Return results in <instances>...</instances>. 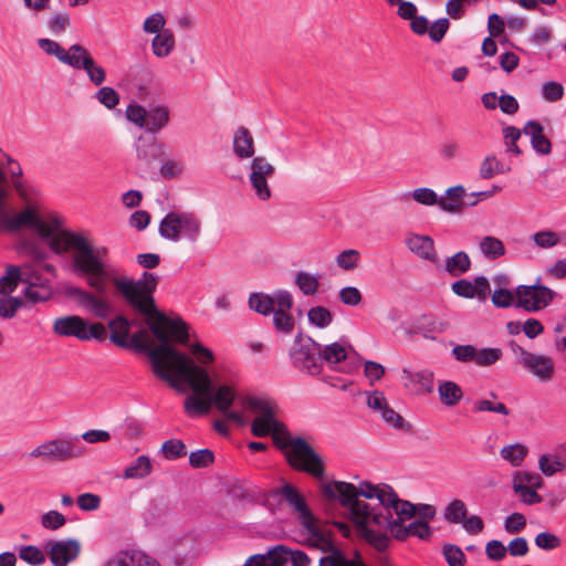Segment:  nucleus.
I'll return each instance as SVG.
<instances>
[{
  "instance_id": "41",
  "label": "nucleus",
  "mask_w": 566,
  "mask_h": 566,
  "mask_svg": "<svg viewBox=\"0 0 566 566\" xmlns=\"http://www.w3.org/2000/svg\"><path fill=\"white\" fill-rule=\"evenodd\" d=\"M541 472L546 476H552L566 469V460L563 461L556 454H543L538 460Z\"/></svg>"
},
{
  "instance_id": "63",
  "label": "nucleus",
  "mask_w": 566,
  "mask_h": 566,
  "mask_svg": "<svg viewBox=\"0 0 566 566\" xmlns=\"http://www.w3.org/2000/svg\"><path fill=\"white\" fill-rule=\"evenodd\" d=\"M147 112L148 109L138 104H130L126 108V117L136 126L145 128V124L147 122Z\"/></svg>"
},
{
  "instance_id": "27",
  "label": "nucleus",
  "mask_w": 566,
  "mask_h": 566,
  "mask_svg": "<svg viewBox=\"0 0 566 566\" xmlns=\"http://www.w3.org/2000/svg\"><path fill=\"white\" fill-rule=\"evenodd\" d=\"M406 245L408 249L423 260L434 262L437 260V253L434 249V242L431 237L424 234H410L406 239Z\"/></svg>"
},
{
  "instance_id": "30",
  "label": "nucleus",
  "mask_w": 566,
  "mask_h": 566,
  "mask_svg": "<svg viewBox=\"0 0 566 566\" xmlns=\"http://www.w3.org/2000/svg\"><path fill=\"white\" fill-rule=\"evenodd\" d=\"M169 119L170 112L167 106H153L147 112V122L145 124V130L149 134L156 135L168 125Z\"/></svg>"
},
{
  "instance_id": "62",
  "label": "nucleus",
  "mask_w": 566,
  "mask_h": 566,
  "mask_svg": "<svg viewBox=\"0 0 566 566\" xmlns=\"http://www.w3.org/2000/svg\"><path fill=\"white\" fill-rule=\"evenodd\" d=\"M65 523V516L62 513L54 510L44 513L41 517V524L46 530H59L62 526H64Z\"/></svg>"
},
{
  "instance_id": "18",
  "label": "nucleus",
  "mask_w": 566,
  "mask_h": 566,
  "mask_svg": "<svg viewBox=\"0 0 566 566\" xmlns=\"http://www.w3.org/2000/svg\"><path fill=\"white\" fill-rule=\"evenodd\" d=\"M541 486V478L537 474L527 472H517L513 476V490L520 496L521 501L527 505L542 502V496L536 492Z\"/></svg>"
},
{
  "instance_id": "44",
  "label": "nucleus",
  "mask_w": 566,
  "mask_h": 566,
  "mask_svg": "<svg viewBox=\"0 0 566 566\" xmlns=\"http://www.w3.org/2000/svg\"><path fill=\"white\" fill-rule=\"evenodd\" d=\"M467 505L462 500H452L444 509L443 517L452 524H461L467 516Z\"/></svg>"
},
{
  "instance_id": "7",
  "label": "nucleus",
  "mask_w": 566,
  "mask_h": 566,
  "mask_svg": "<svg viewBox=\"0 0 566 566\" xmlns=\"http://www.w3.org/2000/svg\"><path fill=\"white\" fill-rule=\"evenodd\" d=\"M293 305L292 293L284 289H277L272 293L252 292L248 297L249 308L261 316L273 315L274 318H293L291 312Z\"/></svg>"
},
{
  "instance_id": "48",
  "label": "nucleus",
  "mask_w": 566,
  "mask_h": 566,
  "mask_svg": "<svg viewBox=\"0 0 566 566\" xmlns=\"http://www.w3.org/2000/svg\"><path fill=\"white\" fill-rule=\"evenodd\" d=\"M442 554L449 566H464L467 557L463 551L454 544H446L442 547Z\"/></svg>"
},
{
  "instance_id": "42",
  "label": "nucleus",
  "mask_w": 566,
  "mask_h": 566,
  "mask_svg": "<svg viewBox=\"0 0 566 566\" xmlns=\"http://www.w3.org/2000/svg\"><path fill=\"white\" fill-rule=\"evenodd\" d=\"M528 449L522 443H513L501 449V457L513 467H518L527 455Z\"/></svg>"
},
{
  "instance_id": "15",
  "label": "nucleus",
  "mask_w": 566,
  "mask_h": 566,
  "mask_svg": "<svg viewBox=\"0 0 566 566\" xmlns=\"http://www.w3.org/2000/svg\"><path fill=\"white\" fill-rule=\"evenodd\" d=\"M70 51L75 53L73 63L70 64L73 69L84 70L90 81L96 85H102L106 80V71L101 65H97L88 50L81 44H73Z\"/></svg>"
},
{
  "instance_id": "60",
  "label": "nucleus",
  "mask_w": 566,
  "mask_h": 566,
  "mask_svg": "<svg viewBox=\"0 0 566 566\" xmlns=\"http://www.w3.org/2000/svg\"><path fill=\"white\" fill-rule=\"evenodd\" d=\"M542 96L547 102L560 101L564 96V86L555 81L545 82L542 85Z\"/></svg>"
},
{
  "instance_id": "25",
  "label": "nucleus",
  "mask_w": 566,
  "mask_h": 566,
  "mask_svg": "<svg viewBox=\"0 0 566 566\" xmlns=\"http://www.w3.org/2000/svg\"><path fill=\"white\" fill-rule=\"evenodd\" d=\"M382 527H388L398 539H405L408 536H417L419 538H428L431 534L430 527L426 522L413 521L408 526L400 525L397 521H389Z\"/></svg>"
},
{
  "instance_id": "37",
  "label": "nucleus",
  "mask_w": 566,
  "mask_h": 566,
  "mask_svg": "<svg viewBox=\"0 0 566 566\" xmlns=\"http://www.w3.org/2000/svg\"><path fill=\"white\" fill-rule=\"evenodd\" d=\"M471 259L464 251H459L450 258H447L444 270L451 276H460L465 274L471 269Z\"/></svg>"
},
{
  "instance_id": "51",
  "label": "nucleus",
  "mask_w": 566,
  "mask_h": 566,
  "mask_svg": "<svg viewBox=\"0 0 566 566\" xmlns=\"http://www.w3.org/2000/svg\"><path fill=\"white\" fill-rule=\"evenodd\" d=\"M380 416L389 427H392L397 430L407 432L411 428L410 424L406 422L405 419L389 406L380 412Z\"/></svg>"
},
{
  "instance_id": "31",
  "label": "nucleus",
  "mask_w": 566,
  "mask_h": 566,
  "mask_svg": "<svg viewBox=\"0 0 566 566\" xmlns=\"http://www.w3.org/2000/svg\"><path fill=\"white\" fill-rule=\"evenodd\" d=\"M233 153L240 159L251 158L254 155V139L245 127H239L233 135Z\"/></svg>"
},
{
  "instance_id": "14",
  "label": "nucleus",
  "mask_w": 566,
  "mask_h": 566,
  "mask_svg": "<svg viewBox=\"0 0 566 566\" xmlns=\"http://www.w3.org/2000/svg\"><path fill=\"white\" fill-rule=\"evenodd\" d=\"M518 363L542 382H548L555 377V363L546 355L531 353L517 346Z\"/></svg>"
},
{
  "instance_id": "58",
  "label": "nucleus",
  "mask_w": 566,
  "mask_h": 566,
  "mask_svg": "<svg viewBox=\"0 0 566 566\" xmlns=\"http://www.w3.org/2000/svg\"><path fill=\"white\" fill-rule=\"evenodd\" d=\"M534 542L538 548L544 549V551H553V549L560 547V545H562V539L557 535H555L551 532L538 533L535 536Z\"/></svg>"
},
{
  "instance_id": "28",
  "label": "nucleus",
  "mask_w": 566,
  "mask_h": 566,
  "mask_svg": "<svg viewBox=\"0 0 566 566\" xmlns=\"http://www.w3.org/2000/svg\"><path fill=\"white\" fill-rule=\"evenodd\" d=\"M104 566H160L159 563L139 551L120 552Z\"/></svg>"
},
{
  "instance_id": "55",
  "label": "nucleus",
  "mask_w": 566,
  "mask_h": 566,
  "mask_svg": "<svg viewBox=\"0 0 566 566\" xmlns=\"http://www.w3.org/2000/svg\"><path fill=\"white\" fill-rule=\"evenodd\" d=\"M523 129H518L515 126H506L503 128V137L506 146V150L514 153L515 155H521L522 150L517 146V140L521 138Z\"/></svg>"
},
{
  "instance_id": "20",
  "label": "nucleus",
  "mask_w": 566,
  "mask_h": 566,
  "mask_svg": "<svg viewBox=\"0 0 566 566\" xmlns=\"http://www.w3.org/2000/svg\"><path fill=\"white\" fill-rule=\"evenodd\" d=\"M276 494L281 495L283 500L291 506L293 512L297 514L302 526H307L311 524V518L315 516L306 504L304 496L294 485L285 483L276 491Z\"/></svg>"
},
{
  "instance_id": "26",
  "label": "nucleus",
  "mask_w": 566,
  "mask_h": 566,
  "mask_svg": "<svg viewBox=\"0 0 566 566\" xmlns=\"http://www.w3.org/2000/svg\"><path fill=\"white\" fill-rule=\"evenodd\" d=\"M523 133L531 138L533 149L539 155H548L552 153V143L544 135L543 125L534 119L526 122Z\"/></svg>"
},
{
  "instance_id": "59",
  "label": "nucleus",
  "mask_w": 566,
  "mask_h": 566,
  "mask_svg": "<svg viewBox=\"0 0 566 566\" xmlns=\"http://www.w3.org/2000/svg\"><path fill=\"white\" fill-rule=\"evenodd\" d=\"M70 24L71 20L67 12H57L48 21L49 30L55 35L63 33Z\"/></svg>"
},
{
  "instance_id": "13",
  "label": "nucleus",
  "mask_w": 566,
  "mask_h": 566,
  "mask_svg": "<svg viewBox=\"0 0 566 566\" xmlns=\"http://www.w3.org/2000/svg\"><path fill=\"white\" fill-rule=\"evenodd\" d=\"M274 174L275 167L264 156L253 157L250 165L249 181L259 200L266 201L271 198L272 191L268 179L273 177Z\"/></svg>"
},
{
  "instance_id": "5",
  "label": "nucleus",
  "mask_w": 566,
  "mask_h": 566,
  "mask_svg": "<svg viewBox=\"0 0 566 566\" xmlns=\"http://www.w3.org/2000/svg\"><path fill=\"white\" fill-rule=\"evenodd\" d=\"M112 282L133 314L142 318H180L179 315H167L156 305L154 293L158 285V276L154 273L144 272L138 280L115 277Z\"/></svg>"
},
{
  "instance_id": "43",
  "label": "nucleus",
  "mask_w": 566,
  "mask_h": 566,
  "mask_svg": "<svg viewBox=\"0 0 566 566\" xmlns=\"http://www.w3.org/2000/svg\"><path fill=\"white\" fill-rule=\"evenodd\" d=\"M322 365L324 363L329 366H336L347 357L346 348L339 343H332L326 345L324 349L321 348Z\"/></svg>"
},
{
  "instance_id": "21",
  "label": "nucleus",
  "mask_w": 566,
  "mask_h": 566,
  "mask_svg": "<svg viewBox=\"0 0 566 566\" xmlns=\"http://www.w3.org/2000/svg\"><path fill=\"white\" fill-rule=\"evenodd\" d=\"M405 388L417 395H428L434 388V374L429 369L411 371L407 368L401 370Z\"/></svg>"
},
{
  "instance_id": "32",
  "label": "nucleus",
  "mask_w": 566,
  "mask_h": 566,
  "mask_svg": "<svg viewBox=\"0 0 566 566\" xmlns=\"http://www.w3.org/2000/svg\"><path fill=\"white\" fill-rule=\"evenodd\" d=\"M20 282H27L22 271L18 265H10L6 270V274L0 276V295L2 297H11L10 294L18 287Z\"/></svg>"
},
{
  "instance_id": "24",
  "label": "nucleus",
  "mask_w": 566,
  "mask_h": 566,
  "mask_svg": "<svg viewBox=\"0 0 566 566\" xmlns=\"http://www.w3.org/2000/svg\"><path fill=\"white\" fill-rule=\"evenodd\" d=\"M307 532L306 545L310 548H315L323 554H326L336 547L331 534L322 531L317 524L316 518H311V524L303 526Z\"/></svg>"
},
{
  "instance_id": "22",
  "label": "nucleus",
  "mask_w": 566,
  "mask_h": 566,
  "mask_svg": "<svg viewBox=\"0 0 566 566\" xmlns=\"http://www.w3.org/2000/svg\"><path fill=\"white\" fill-rule=\"evenodd\" d=\"M475 201H465V189L458 185L446 190L444 197L439 198V208L448 213H460L467 207H474Z\"/></svg>"
},
{
  "instance_id": "35",
  "label": "nucleus",
  "mask_w": 566,
  "mask_h": 566,
  "mask_svg": "<svg viewBox=\"0 0 566 566\" xmlns=\"http://www.w3.org/2000/svg\"><path fill=\"white\" fill-rule=\"evenodd\" d=\"M38 45L48 55L55 56L61 63L69 66L73 63L75 53L71 52L70 49L64 50L56 41L43 38L38 40Z\"/></svg>"
},
{
  "instance_id": "16",
  "label": "nucleus",
  "mask_w": 566,
  "mask_h": 566,
  "mask_svg": "<svg viewBox=\"0 0 566 566\" xmlns=\"http://www.w3.org/2000/svg\"><path fill=\"white\" fill-rule=\"evenodd\" d=\"M45 547L54 566H67L81 552V544L75 538L52 539L46 542Z\"/></svg>"
},
{
  "instance_id": "11",
  "label": "nucleus",
  "mask_w": 566,
  "mask_h": 566,
  "mask_svg": "<svg viewBox=\"0 0 566 566\" xmlns=\"http://www.w3.org/2000/svg\"><path fill=\"white\" fill-rule=\"evenodd\" d=\"M53 331L60 336H74L80 340H105L106 327L94 321H54Z\"/></svg>"
},
{
  "instance_id": "33",
  "label": "nucleus",
  "mask_w": 566,
  "mask_h": 566,
  "mask_svg": "<svg viewBox=\"0 0 566 566\" xmlns=\"http://www.w3.org/2000/svg\"><path fill=\"white\" fill-rule=\"evenodd\" d=\"M153 471V463L149 457L139 455L123 472L126 480H142L147 478Z\"/></svg>"
},
{
  "instance_id": "53",
  "label": "nucleus",
  "mask_w": 566,
  "mask_h": 566,
  "mask_svg": "<svg viewBox=\"0 0 566 566\" xmlns=\"http://www.w3.org/2000/svg\"><path fill=\"white\" fill-rule=\"evenodd\" d=\"M494 306L500 308H506L510 306L516 307L515 291L512 292L506 289L495 290L491 296Z\"/></svg>"
},
{
  "instance_id": "10",
  "label": "nucleus",
  "mask_w": 566,
  "mask_h": 566,
  "mask_svg": "<svg viewBox=\"0 0 566 566\" xmlns=\"http://www.w3.org/2000/svg\"><path fill=\"white\" fill-rule=\"evenodd\" d=\"M516 308L537 313L546 308L559 294L542 284H521L515 289Z\"/></svg>"
},
{
  "instance_id": "54",
  "label": "nucleus",
  "mask_w": 566,
  "mask_h": 566,
  "mask_svg": "<svg viewBox=\"0 0 566 566\" xmlns=\"http://www.w3.org/2000/svg\"><path fill=\"white\" fill-rule=\"evenodd\" d=\"M19 557L33 566H39L45 560L43 552L33 545L22 546L19 551Z\"/></svg>"
},
{
  "instance_id": "52",
  "label": "nucleus",
  "mask_w": 566,
  "mask_h": 566,
  "mask_svg": "<svg viewBox=\"0 0 566 566\" xmlns=\"http://www.w3.org/2000/svg\"><path fill=\"white\" fill-rule=\"evenodd\" d=\"M502 171V164L496 159L494 155L486 156L482 160L479 169V174L482 179H491L494 175Z\"/></svg>"
},
{
  "instance_id": "17",
  "label": "nucleus",
  "mask_w": 566,
  "mask_h": 566,
  "mask_svg": "<svg viewBox=\"0 0 566 566\" xmlns=\"http://www.w3.org/2000/svg\"><path fill=\"white\" fill-rule=\"evenodd\" d=\"M386 492L380 497V505L389 521H397L401 525L406 518L416 515L417 507L412 503L400 500L392 489Z\"/></svg>"
},
{
  "instance_id": "47",
  "label": "nucleus",
  "mask_w": 566,
  "mask_h": 566,
  "mask_svg": "<svg viewBox=\"0 0 566 566\" xmlns=\"http://www.w3.org/2000/svg\"><path fill=\"white\" fill-rule=\"evenodd\" d=\"M502 357L501 348H475L474 361L478 366H491Z\"/></svg>"
},
{
  "instance_id": "9",
  "label": "nucleus",
  "mask_w": 566,
  "mask_h": 566,
  "mask_svg": "<svg viewBox=\"0 0 566 566\" xmlns=\"http://www.w3.org/2000/svg\"><path fill=\"white\" fill-rule=\"evenodd\" d=\"M291 360L295 368L310 375H318L322 371L321 345L311 336H303L298 332L291 350Z\"/></svg>"
},
{
  "instance_id": "61",
  "label": "nucleus",
  "mask_w": 566,
  "mask_h": 566,
  "mask_svg": "<svg viewBox=\"0 0 566 566\" xmlns=\"http://www.w3.org/2000/svg\"><path fill=\"white\" fill-rule=\"evenodd\" d=\"M23 305L24 303L20 297H2L0 295V316L3 318L12 317Z\"/></svg>"
},
{
  "instance_id": "49",
  "label": "nucleus",
  "mask_w": 566,
  "mask_h": 566,
  "mask_svg": "<svg viewBox=\"0 0 566 566\" xmlns=\"http://www.w3.org/2000/svg\"><path fill=\"white\" fill-rule=\"evenodd\" d=\"M352 560L336 546L319 558L318 566H350Z\"/></svg>"
},
{
  "instance_id": "6",
  "label": "nucleus",
  "mask_w": 566,
  "mask_h": 566,
  "mask_svg": "<svg viewBox=\"0 0 566 566\" xmlns=\"http://www.w3.org/2000/svg\"><path fill=\"white\" fill-rule=\"evenodd\" d=\"M158 232L168 241L186 239L193 243L201 234V220L195 212L174 210L160 220Z\"/></svg>"
},
{
  "instance_id": "19",
  "label": "nucleus",
  "mask_w": 566,
  "mask_h": 566,
  "mask_svg": "<svg viewBox=\"0 0 566 566\" xmlns=\"http://www.w3.org/2000/svg\"><path fill=\"white\" fill-rule=\"evenodd\" d=\"M452 292L464 298H478L484 302L491 293L488 279L483 275L476 276L473 282L460 279L451 284Z\"/></svg>"
},
{
  "instance_id": "8",
  "label": "nucleus",
  "mask_w": 566,
  "mask_h": 566,
  "mask_svg": "<svg viewBox=\"0 0 566 566\" xmlns=\"http://www.w3.org/2000/svg\"><path fill=\"white\" fill-rule=\"evenodd\" d=\"M85 448L78 437H63L46 441L30 452L31 458H41L45 462H66L81 458Z\"/></svg>"
},
{
  "instance_id": "38",
  "label": "nucleus",
  "mask_w": 566,
  "mask_h": 566,
  "mask_svg": "<svg viewBox=\"0 0 566 566\" xmlns=\"http://www.w3.org/2000/svg\"><path fill=\"white\" fill-rule=\"evenodd\" d=\"M479 248L484 258L490 261H494L503 256L506 252L504 243L499 238L492 235L482 238L479 243Z\"/></svg>"
},
{
  "instance_id": "23",
  "label": "nucleus",
  "mask_w": 566,
  "mask_h": 566,
  "mask_svg": "<svg viewBox=\"0 0 566 566\" xmlns=\"http://www.w3.org/2000/svg\"><path fill=\"white\" fill-rule=\"evenodd\" d=\"M398 331L410 339L417 336L436 339V335L443 331V324L437 325L434 322L426 323V321H403Z\"/></svg>"
},
{
  "instance_id": "1",
  "label": "nucleus",
  "mask_w": 566,
  "mask_h": 566,
  "mask_svg": "<svg viewBox=\"0 0 566 566\" xmlns=\"http://www.w3.org/2000/svg\"><path fill=\"white\" fill-rule=\"evenodd\" d=\"M108 328L116 346L147 353L158 377L172 382L169 370H174L193 392L210 398L211 407L227 420L241 428L248 424L241 412L230 410L237 399L235 389L229 385L216 387L207 370L170 346V343H188L189 327L185 321H108Z\"/></svg>"
},
{
  "instance_id": "39",
  "label": "nucleus",
  "mask_w": 566,
  "mask_h": 566,
  "mask_svg": "<svg viewBox=\"0 0 566 566\" xmlns=\"http://www.w3.org/2000/svg\"><path fill=\"white\" fill-rule=\"evenodd\" d=\"M294 284L305 296H312L318 291L319 275L306 271H298L295 274Z\"/></svg>"
},
{
  "instance_id": "2",
  "label": "nucleus",
  "mask_w": 566,
  "mask_h": 566,
  "mask_svg": "<svg viewBox=\"0 0 566 566\" xmlns=\"http://www.w3.org/2000/svg\"><path fill=\"white\" fill-rule=\"evenodd\" d=\"M8 178L0 167V231L17 233L30 229L45 241L57 255L71 252L73 272L84 277L97 293L106 291L111 273L105 262L108 250L95 248L82 233L63 229L62 220L53 212L42 213L38 203H28L20 212L10 214L7 209Z\"/></svg>"
},
{
  "instance_id": "3",
  "label": "nucleus",
  "mask_w": 566,
  "mask_h": 566,
  "mask_svg": "<svg viewBox=\"0 0 566 566\" xmlns=\"http://www.w3.org/2000/svg\"><path fill=\"white\" fill-rule=\"evenodd\" d=\"M242 405L254 415L251 432L254 437L271 436L276 447L284 451L287 463L295 470L322 480L325 463L322 457L301 437H292L285 426L276 418V405L273 400L260 397H247Z\"/></svg>"
},
{
  "instance_id": "4",
  "label": "nucleus",
  "mask_w": 566,
  "mask_h": 566,
  "mask_svg": "<svg viewBox=\"0 0 566 566\" xmlns=\"http://www.w3.org/2000/svg\"><path fill=\"white\" fill-rule=\"evenodd\" d=\"M391 489L389 485L377 488L368 482H363L359 486H355L352 483L340 481L327 482L321 486L324 497L328 500L339 497L342 505L349 510L353 521L361 527H367L370 524L382 527V525L388 523V517L385 516L384 512H378L366 502L359 500V496L366 499L376 497L380 502L381 495L387 493L386 491H391Z\"/></svg>"
},
{
  "instance_id": "40",
  "label": "nucleus",
  "mask_w": 566,
  "mask_h": 566,
  "mask_svg": "<svg viewBox=\"0 0 566 566\" xmlns=\"http://www.w3.org/2000/svg\"><path fill=\"white\" fill-rule=\"evenodd\" d=\"M211 409L210 398L199 394L189 396L185 401V410L190 417H197L209 413Z\"/></svg>"
},
{
  "instance_id": "57",
  "label": "nucleus",
  "mask_w": 566,
  "mask_h": 566,
  "mask_svg": "<svg viewBox=\"0 0 566 566\" xmlns=\"http://www.w3.org/2000/svg\"><path fill=\"white\" fill-rule=\"evenodd\" d=\"M214 461V454L209 449H201L191 452L189 455V463L192 468L201 469L207 468Z\"/></svg>"
},
{
  "instance_id": "29",
  "label": "nucleus",
  "mask_w": 566,
  "mask_h": 566,
  "mask_svg": "<svg viewBox=\"0 0 566 566\" xmlns=\"http://www.w3.org/2000/svg\"><path fill=\"white\" fill-rule=\"evenodd\" d=\"M39 277L27 279L29 282L24 290V298L21 301L24 303L22 307H27L29 304H36L48 301L52 295V290L49 282H39Z\"/></svg>"
},
{
  "instance_id": "12",
  "label": "nucleus",
  "mask_w": 566,
  "mask_h": 566,
  "mask_svg": "<svg viewBox=\"0 0 566 566\" xmlns=\"http://www.w3.org/2000/svg\"><path fill=\"white\" fill-rule=\"evenodd\" d=\"M65 292L70 298L90 315H94L97 318H107L114 313L113 304L105 297L77 286H69Z\"/></svg>"
},
{
  "instance_id": "64",
  "label": "nucleus",
  "mask_w": 566,
  "mask_h": 566,
  "mask_svg": "<svg viewBox=\"0 0 566 566\" xmlns=\"http://www.w3.org/2000/svg\"><path fill=\"white\" fill-rule=\"evenodd\" d=\"M97 101L105 107L112 109L119 103V95L109 86H103L96 93Z\"/></svg>"
},
{
  "instance_id": "56",
  "label": "nucleus",
  "mask_w": 566,
  "mask_h": 566,
  "mask_svg": "<svg viewBox=\"0 0 566 566\" xmlns=\"http://www.w3.org/2000/svg\"><path fill=\"white\" fill-rule=\"evenodd\" d=\"M292 549L285 545H276L266 552L270 566H283L290 559Z\"/></svg>"
},
{
  "instance_id": "36",
  "label": "nucleus",
  "mask_w": 566,
  "mask_h": 566,
  "mask_svg": "<svg viewBox=\"0 0 566 566\" xmlns=\"http://www.w3.org/2000/svg\"><path fill=\"white\" fill-rule=\"evenodd\" d=\"M441 402L447 407L455 406L463 397L461 387L451 380L441 381L438 386Z\"/></svg>"
},
{
  "instance_id": "46",
  "label": "nucleus",
  "mask_w": 566,
  "mask_h": 566,
  "mask_svg": "<svg viewBox=\"0 0 566 566\" xmlns=\"http://www.w3.org/2000/svg\"><path fill=\"white\" fill-rule=\"evenodd\" d=\"M360 252L356 249L344 250L336 258V264L345 271H353L358 266Z\"/></svg>"
},
{
  "instance_id": "50",
  "label": "nucleus",
  "mask_w": 566,
  "mask_h": 566,
  "mask_svg": "<svg viewBox=\"0 0 566 566\" xmlns=\"http://www.w3.org/2000/svg\"><path fill=\"white\" fill-rule=\"evenodd\" d=\"M412 199L422 206H439V197L437 192L427 187L416 188L411 192Z\"/></svg>"
},
{
  "instance_id": "45",
  "label": "nucleus",
  "mask_w": 566,
  "mask_h": 566,
  "mask_svg": "<svg viewBox=\"0 0 566 566\" xmlns=\"http://www.w3.org/2000/svg\"><path fill=\"white\" fill-rule=\"evenodd\" d=\"M161 452L167 460H176L187 454L186 444L179 439H169L161 446Z\"/></svg>"
},
{
  "instance_id": "34",
  "label": "nucleus",
  "mask_w": 566,
  "mask_h": 566,
  "mask_svg": "<svg viewBox=\"0 0 566 566\" xmlns=\"http://www.w3.org/2000/svg\"><path fill=\"white\" fill-rule=\"evenodd\" d=\"M175 49V36L171 30L166 29L156 34L151 41V50L155 56L166 57Z\"/></svg>"
}]
</instances>
